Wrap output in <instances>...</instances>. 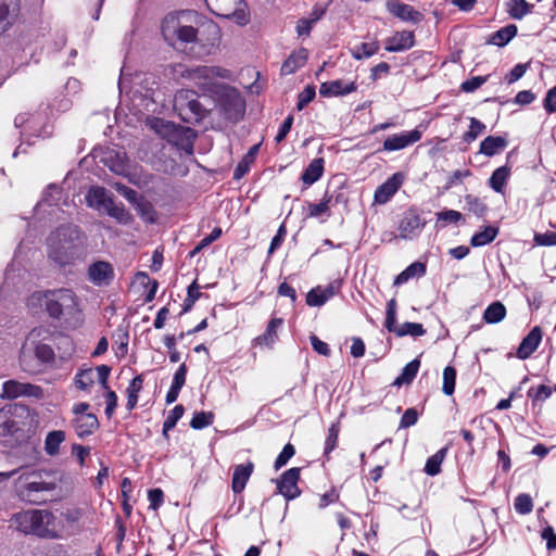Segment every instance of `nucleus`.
<instances>
[{"label": "nucleus", "mask_w": 556, "mask_h": 556, "mask_svg": "<svg viewBox=\"0 0 556 556\" xmlns=\"http://www.w3.org/2000/svg\"><path fill=\"white\" fill-rule=\"evenodd\" d=\"M48 256L60 266L72 265L87 254V237L75 225H62L50 233Z\"/></svg>", "instance_id": "obj_1"}, {"label": "nucleus", "mask_w": 556, "mask_h": 556, "mask_svg": "<svg viewBox=\"0 0 556 556\" xmlns=\"http://www.w3.org/2000/svg\"><path fill=\"white\" fill-rule=\"evenodd\" d=\"M43 300L46 309L50 317L61 319L71 327H78L83 324V312L78 305L77 296L70 289H60L47 291L46 293H37L31 300Z\"/></svg>", "instance_id": "obj_2"}, {"label": "nucleus", "mask_w": 556, "mask_h": 556, "mask_svg": "<svg viewBox=\"0 0 556 556\" xmlns=\"http://www.w3.org/2000/svg\"><path fill=\"white\" fill-rule=\"evenodd\" d=\"M175 74L189 79L204 94L214 96L219 92L224 84H218L216 79H230L231 72L220 66H197L187 68L181 64L174 66Z\"/></svg>", "instance_id": "obj_3"}, {"label": "nucleus", "mask_w": 556, "mask_h": 556, "mask_svg": "<svg viewBox=\"0 0 556 556\" xmlns=\"http://www.w3.org/2000/svg\"><path fill=\"white\" fill-rule=\"evenodd\" d=\"M50 336V332L43 328H35L27 336L20 353V364L24 371L33 372L31 357L33 355L41 363H49L54 357L52 348L43 343Z\"/></svg>", "instance_id": "obj_4"}, {"label": "nucleus", "mask_w": 556, "mask_h": 556, "mask_svg": "<svg viewBox=\"0 0 556 556\" xmlns=\"http://www.w3.org/2000/svg\"><path fill=\"white\" fill-rule=\"evenodd\" d=\"M190 12L170 13L167 14L161 26L162 35L165 41L175 47L177 43L194 42L198 36V30L184 22L189 20Z\"/></svg>", "instance_id": "obj_5"}, {"label": "nucleus", "mask_w": 556, "mask_h": 556, "mask_svg": "<svg viewBox=\"0 0 556 556\" xmlns=\"http://www.w3.org/2000/svg\"><path fill=\"white\" fill-rule=\"evenodd\" d=\"M217 103L223 110L225 117L231 122H238L245 109V102L241 94L232 87L222 86L218 93H215Z\"/></svg>", "instance_id": "obj_6"}, {"label": "nucleus", "mask_w": 556, "mask_h": 556, "mask_svg": "<svg viewBox=\"0 0 556 556\" xmlns=\"http://www.w3.org/2000/svg\"><path fill=\"white\" fill-rule=\"evenodd\" d=\"M208 10L217 16L233 18L239 25L249 22L247 4L243 0H204Z\"/></svg>", "instance_id": "obj_7"}, {"label": "nucleus", "mask_w": 556, "mask_h": 556, "mask_svg": "<svg viewBox=\"0 0 556 556\" xmlns=\"http://www.w3.org/2000/svg\"><path fill=\"white\" fill-rule=\"evenodd\" d=\"M33 534L49 539H67L71 536L68 529L56 526L55 516L48 510L35 509Z\"/></svg>", "instance_id": "obj_8"}, {"label": "nucleus", "mask_w": 556, "mask_h": 556, "mask_svg": "<svg viewBox=\"0 0 556 556\" xmlns=\"http://www.w3.org/2000/svg\"><path fill=\"white\" fill-rule=\"evenodd\" d=\"M0 397L15 400L18 397H34L40 400L43 397V390L40 386L21 382L17 380H8L2 384Z\"/></svg>", "instance_id": "obj_9"}, {"label": "nucleus", "mask_w": 556, "mask_h": 556, "mask_svg": "<svg viewBox=\"0 0 556 556\" xmlns=\"http://www.w3.org/2000/svg\"><path fill=\"white\" fill-rule=\"evenodd\" d=\"M188 91H181L175 96L174 99V108L178 111L181 118L186 122H191L192 119H200L204 116V109L201 103L195 99H190L187 102Z\"/></svg>", "instance_id": "obj_10"}, {"label": "nucleus", "mask_w": 556, "mask_h": 556, "mask_svg": "<svg viewBox=\"0 0 556 556\" xmlns=\"http://www.w3.org/2000/svg\"><path fill=\"white\" fill-rule=\"evenodd\" d=\"M87 275L89 281L94 286L106 287L114 280L115 271L110 262L96 261L89 265Z\"/></svg>", "instance_id": "obj_11"}, {"label": "nucleus", "mask_w": 556, "mask_h": 556, "mask_svg": "<svg viewBox=\"0 0 556 556\" xmlns=\"http://www.w3.org/2000/svg\"><path fill=\"white\" fill-rule=\"evenodd\" d=\"M300 471L298 467L290 468L277 480L278 492L288 501L294 500L301 493L298 486Z\"/></svg>", "instance_id": "obj_12"}, {"label": "nucleus", "mask_w": 556, "mask_h": 556, "mask_svg": "<svg viewBox=\"0 0 556 556\" xmlns=\"http://www.w3.org/2000/svg\"><path fill=\"white\" fill-rule=\"evenodd\" d=\"M426 222L414 211L404 214L399 224V237L404 240H412L419 236Z\"/></svg>", "instance_id": "obj_13"}, {"label": "nucleus", "mask_w": 556, "mask_h": 556, "mask_svg": "<svg viewBox=\"0 0 556 556\" xmlns=\"http://www.w3.org/2000/svg\"><path fill=\"white\" fill-rule=\"evenodd\" d=\"M421 139V131L413 129L409 131H403L389 136L383 141V150L386 151H397L412 146Z\"/></svg>", "instance_id": "obj_14"}, {"label": "nucleus", "mask_w": 556, "mask_h": 556, "mask_svg": "<svg viewBox=\"0 0 556 556\" xmlns=\"http://www.w3.org/2000/svg\"><path fill=\"white\" fill-rule=\"evenodd\" d=\"M404 181L402 173H395L375 191V202L384 204L397 192Z\"/></svg>", "instance_id": "obj_15"}, {"label": "nucleus", "mask_w": 556, "mask_h": 556, "mask_svg": "<svg viewBox=\"0 0 556 556\" xmlns=\"http://www.w3.org/2000/svg\"><path fill=\"white\" fill-rule=\"evenodd\" d=\"M388 11L404 22L418 24L422 21V14L415 10L412 5L405 4L399 0H388Z\"/></svg>", "instance_id": "obj_16"}, {"label": "nucleus", "mask_w": 556, "mask_h": 556, "mask_svg": "<svg viewBox=\"0 0 556 556\" xmlns=\"http://www.w3.org/2000/svg\"><path fill=\"white\" fill-rule=\"evenodd\" d=\"M113 197L103 187H91L86 194L87 205L103 213L109 205H112Z\"/></svg>", "instance_id": "obj_17"}, {"label": "nucleus", "mask_w": 556, "mask_h": 556, "mask_svg": "<svg viewBox=\"0 0 556 556\" xmlns=\"http://www.w3.org/2000/svg\"><path fill=\"white\" fill-rule=\"evenodd\" d=\"M339 291V285L336 282H331L326 287L318 286L313 288L306 294V304L308 306H321L328 300L333 298Z\"/></svg>", "instance_id": "obj_18"}, {"label": "nucleus", "mask_w": 556, "mask_h": 556, "mask_svg": "<svg viewBox=\"0 0 556 556\" xmlns=\"http://www.w3.org/2000/svg\"><path fill=\"white\" fill-rule=\"evenodd\" d=\"M357 86L354 81H343V80H331L323 83L319 87V94L323 97H340L346 96L356 91Z\"/></svg>", "instance_id": "obj_19"}, {"label": "nucleus", "mask_w": 556, "mask_h": 556, "mask_svg": "<svg viewBox=\"0 0 556 556\" xmlns=\"http://www.w3.org/2000/svg\"><path fill=\"white\" fill-rule=\"evenodd\" d=\"M254 471V464L252 462H247L245 464L236 465L233 467L232 480H231V489L233 493L240 494Z\"/></svg>", "instance_id": "obj_20"}, {"label": "nucleus", "mask_w": 556, "mask_h": 556, "mask_svg": "<svg viewBox=\"0 0 556 556\" xmlns=\"http://www.w3.org/2000/svg\"><path fill=\"white\" fill-rule=\"evenodd\" d=\"M20 10V0H0V35L13 24Z\"/></svg>", "instance_id": "obj_21"}, {"label": "nucleus", "mask_w": 556, "mask_h": 556, "mask_svg": "<svg viewBox=\"0 0 556 556\" xmlns=\"http://www.w3.org/2000/svg\"><path fill=\"white\" fill-rule=\"evenodd\" d=\"M542 340V331L540 327H534L521 341L517 350L519 359H527L538 349Z\"/></svg>", "instance_id": "obj_22"}, {"label": "nucleus", "mask_w": 556, "mask_h": 556, "mask_svg": "<svg viewBox=\"0 0 556 556\" xmlns=\"http://www.w3.org/2000/svg\"><path fill=\"white\" fill-rule=\"evenodd\" d=\"M55 488L54 483L46 482V481H31L25 484L20 490V495L24 500H27L33 503H38L41 498L38 496L41 492L53 491Z\"/></svg>", "instance_id": "obj_23"}, {"label": "nucleus", "mask_w": 556, "mask_h": 556, "mask_svg": "<svg viewBox=\"0 0 556 556\" xmlns=\"http://www.w3.org/2000/svg\"><path fill=\"white\" fill-rule=\"evenodd\" d=\"M413 31L395 33L392 37L387 39L386 50L389 52H399L410 49L414 46Z\"/></svg>", "instance_id": "obj_24"}, {"label": "nucleus", "mask_w": 556, "mask_h": 556, "mask_svg": "<svg viewBox=\"0 0 556 556\" xmlns=\"http://www.w3.org/2000/svg\"><path fill=\"white\" fill-rule=\"evenodd\" d=\"M508 142L505 137L502 136H488L480 143L479 153L492 157L503 152Z\"/></svg>", "instance_id": "obj_25"}, {"label": "nucleus", "mask_w": 556, "mask_h": 556, "mask_svg": "<svg viewBox=\"0 0 556 556\" xmlns=\"http://www.w3.org/2000/svg\"><path fill=\"white\" fill-rule=\"evenodd\" d=\"M339 194L334 197L328 191L319 203H308V216L309 217H321L331 215L330 207L338 203Z\"/></svg>", "instance_id": "obj_26"}, {"label": "nucleus", "mask_w": 556, "mask_h": 556, "mask_svg": "<svg viewBox=\"0 0 556 556\" xmlns=\"http://www.w3.org/2000/svg\"><path fill=\"white\" fill-rule=\"evenodd\" d=\"M147 126L154 130L157 135L172 141L177 132V126L169 121L159 117H148L146 121Z\"/></svg>", "instance_id": "obj_27"}, {"label": "nucleus", "mask_w": 556, "mask_h": 556, "mask_svg": "<svg viewBox=\"0 0 556 556\" xmlns=\"http://www.w3.org/2000/svg\"><path fill=\"white\" fill-rule=\"evenodd\" d=\"M308 58V51L301 48L293 53L283 62L281 66V73L283 75H290L296 72L299 68L304 66Z\"/></svg>", "instance_id": "obj_28"}, {"label": "nucleus", "mask_w": 556, "mask_h": 556, "mask_svg": "<svg viewBox=\"0 0 556 556\" xmlns=\"http://www.w3.org/2000/svg\"><path fill=\"white\" fill-rule=\"evenodd\" d=\"M98 427V419L93 414H80L74 419V429L78 437L91 434Z\"/></svg>", "instance_id": "obj_29"}, {"label": "nucleus", "mask_w": 556, "mask_h": 556, "mask_svg": "<svg viewBox=\"0 0 556 556\" xmlns=\"http://www.w3.org/2000/svg\"><path fill=\"white\" fill-rule=\"evenodd\" d=\"M17 430L11 406L0 408V440L12 435Z\"/></svg>", "instance_id": "obj_30"}, {"label": "nucleus", "mask_w": 556, "mask_h": 556, "mask_svg": "<svg viewBox=\"0 0 556 556\" xmlns=\"http://www.w3.org/2000/svg\"><path fill=\"white\" fill-rule=\"evenodd\" d=\"M324 164H325L324 159L319 157V159L313 160L307 165V167L304 169V172L301 176V180L303 181V184L305 186H307V187L312 186L323 176Z\"/></svg>", "instance_id": "obj_31"}, {"label": "nucleus", "mask_w": 556, "mask_h": 556, "mask_svg": "<svg viewBox=\"0 0 556 556\" xmlns=\"http://www.w3.org/2000/svg\"><path fill=\"white\" fill-rule=\"evenodd\" d=\"M81 518V510L79 508H68L62 511L60 520H56V526L64 527L71 532V536L76 534L78 531L77 523Z\"/></svg>", "instance_id": "obj_32"}, {"label": "nucleus", "mask_w": 556, "mask_h": 556, "mask_svg": "<svg viewBox=\"0 0 556 556\" xmlns=\"http://www.w3.org/2000/svg\"><path fill=\"white\" fill-rule=\"evenodd\" d=\"M114 218L118 224L129 225L132 222L131 214L125 208L123 203H116L112 200V205H109L103 212Z\"/></svg>", "instance_id": "obj_33"}, {"label": "nucleus", "mask_w": 556, "mask_h": 556, "mask_svg": "<svg viewBox=\"0 0 556 556\" xmlns=\"http://www.w3.org/2000/svg\"><path fill=\"white\" fill-rule=\"evenodd\" d=\"M34 519H35V510H27L15 514L13 517V522L16 526L17 530L25 534H33L34 531Z\"/></svg>", "instance_id": "obj_34"}, {"label": "nucleus", "mask_w": 556, "mask_h": 556, "mask_svg": "<svg viewBox=\"0 0 556 556\" xmlns=\"http://www.w3.org/2000/svg\"><path fill=\"white\" fill-rule=\"evenodd\" d=\"M506 316V307L500 302L495 301L491 303L483 313V320L486 324H497L502 321Z\"/></svg>", "instance_id": "obj_35"}, {"label": "nucleus", "mask_w": 556, "mask_h": 556, "mask_svg": "<svg viewBox=\"0 0 556 556\" xmlns=\"http://www.w3.org/2000/svg\"><path fill=\"white\" fill-rule=\"evenodd\" d=\"M510 172L511 169L507 165L496 168L489 179L490 187L495 192H503L504 186L510 176Z\"/></svg>", "instance_id": "obj_36"}, {"label": "nucleus", "mask_w": 556, "mask_h": 556, "mask_svg": "<svg viewBox=\"0 0 556 556\" xmlns=\"http://www.w3.org/2000/svg\"><path fill=\"white\" fill-rule=\"evenodd\" d=\"M517 34V26L514 24H509L505 27H502L497 31L493 33L490 38V43L504 47L507 45Z\"/></svg>", "instance_id": "obj_37"}, {"label": "nucleus", "mask_w": 556, "mask_h": 556, "mask_svg": "<svg viewBox=\"0 0 556 556\" xmlns=\"http://www.w3.org/2000/svg\"><path fill=\"white\" fill-rule=\"evenodd\" d=\"M143 386V377L142 375L136 376L129 383L126 392H127V404L126 407L128 410H132L138 403V395L142 390Z\"/></svg>", "instance_id": "obj_38"}, {"label": "nucleus", "mask_w": 556, "mask_h": 556, "mask_svg": "<svg viewBox=\"0 0 556 556\" xmlns=\"http://www.w3.org/2000/svg\"><path fill=\"white\" fill-rule=\"evenodd\" d=\"M65 440V432L62 430L50 431L45 441V451L48 455L59 454L60 444Z\"/></svg>", "instance_id": "obj_39"}, {"label": "nucleus", "mask_w": 556, "mask_h": 556, "mask_svg": "<svg viewBox=\"0 0 556 556\" xmlns=\"http://www.w3.org/2000/svg\"><path fill=\"white\" fill-rule=\"evenodd\" d=\"M420 362L416 358L406 364L401 375L394 380L393 384L401 387L402 384H409L416 377Z\"/></svg>", "instance_id": "obj_40"}, {"label": "nucleus", "mask_w": 556, "mask_h": 556, "mask_svg": "<svg viewBox=\"0 0 556 556\" xmlns=\"http://www.w3.org/2000/svg\"><path fill=\"white\" fill-rule=\"evenodd\" d=\"M498 233V229L493 226H486L481 231L475 233L470 240L472 247H482L492 242Z\"/></svg>", "instance_id": "obj_41"}, {"label": "nucleus", "mask_w": 556, "mask_h": 556, "mask_svg": "<svg viewBox=\"0 0 556 556\" xmlns=\"http://www.w3.org/2000/svg\"><path fill=\"white\" fill-rule=\"evenodd\" d=\"M447 447L439 450L427 459L425 472L429 476H437L441 471V465L446 456Z\"/></svg>", "instance_id": "obj_42"}, {"label": "nucleus", "mask_w": 556, "mask_h": 556, "mask_svg": "<svg viewBox=\"0 0 556 556\" xmlns=\"http://www.w3.org/2000/svg\"><path fill=\"white\" fill-rule=\"evenodd\" d=\"M258 151V144H254L250 148L249 152L243 156V159L237 165L233 172V178L240 179L242 178L249 170L250 165L254 162L255 155Z\"/></svg>", "instance_id": "obj_43"}, {"label": "nucleus", "mask_w": 556, "mask_h": 556, "mask_svg": "<svg viewBox=\"0 0 556 556\" xmlns=\"http://www.w3.org/2000/svg\"><path fill=\"white\" fill-rule=\"evenodd\" d=\"M507 7L508 14L515 20H521L530 13L533 8V5L528 3L526 0H510Z\"/></svg>", "instance_id": "obj_44"}, {"label": "nucleus", "mask_w": 556, "mask_h": 556, "mask_svg": "<svg viewBox=\"0 0 556 556\" xmlns=\"http://www.w3.org/2000/svg\"><path fill=\"white\" fill-rule=\"evenodd\" d=\"M379 50V45L375 41L372 42H362L359 45L351 48V54L356 60H362L364 58H370L376 54Z\"/></svg>", "instance_id": "obj_45"}, {"label": "nucleus", "mask_w": 556, "mask_h": 556, "mask_svg": "<svg viewBox=\"0 0 556 556\" xmlns=\"http://www.w3.org/2000/svg\"><path fill=\"white\" fill-rule=\"evenodd\" d=\"M283 320L281 318H273L264 332L263 336L258 337L256 340L260 344L271 345L276 339L277 329L282 325Z\"/></svg>", "instance_id": "obj_46"}, {"label": "nucleus", "mask_w": 556, "mask_h": 556, "mask_svg": "<svg viewBox=\"0 0 556 556\" xmlns=\"http://www.w3.org/2000/svg\"><path fill=\"white\" fill-rule=\"evenodd\" d=\"M185 408L181 404L176 405L167 415L163 424V435L168 438V431L174 429L178 420L184 416Z\"/></svg>", "instance_id": "obj_47"}, {"label": "nucleus", "mask_w": 556, "mask_h": 556, "mask_svg": "<svg viewBox=\"0 0 556 556\" xmlns=\"http://www.w3.org/2000/svg\"><path fill=\"white\" fill-rule=\"evenodd\" d=\"M466 208L478 217H483L488 211L484 202L472 194L465 197Z\"/></svg>", "instance_id": "obj_48"}, {"label": "nucleus", "mask_w": 556, "mask_h": 556, "mask_svg": "<svg viewBox=\"0 0 556 556\" xmlns=\"http://www.w3.org/2000/svg\"><path fill=\"white\" fill-rule=\"evenodd\" d=\"M214 415L211 412H197L194 413L190 427L197 430L206 428L213 424Z\"/></svg>", "instance_id": "obj_49"}, {"label": "nucleus", "mask_w": 556, "mask_h": 556, "mask_svg": "<svg viewBox=\"0 0 556 556\" xmlns=\"http://www.w3.org/2000/svg\"><path fill=\"white\" fill-rule=\"evenodd\" d=\"M426 333V330L421 324L418 323H404L399 326L397 337H420Z\"/></svg>", "instance_id": "obj_50"}, {"label": "nucleus", "mask_w": 556, "mask_h": 556, "mask_svg": "<svg viewBox=\"0 0 556 556\" xmlns=\"http://www.w3.org/2000/svg\"><path fill=\"white\" fill-rule=\"evenodd\" d=\"M485 130V125L475 117H470V126L469 130L464 134L463 139L467 143H471L475 141L483 131Z\"/></svg>", "instance_id": "obj_51"}, {"label": "nucleus", "mask_w": 556, "mask_h": 556, "mask_svg": "<svg viewBox=\"0 0 556 556\" xmlns=\"http://www.w3.org/2000/svg\"><path fill=\"white\" fill-rule=\"evenodd\" d=\"M386 328L390 332L397 333L399 325L396 324V301L391 299L387 304V317H386Z\"/></svg>", "instance_id": "obj_52"}, {"label": "nucleus", "mask_w": 556, "mask_h": 556, "mask_svg": "<svg viewBox=\"0 0 556 556\" xmlns=\"http://www.w3.org/2000/svg\"><path fill=\"white\" fill-rule=\"evenodd\" d=\"M456 370L452 366H447L443 370L442 390L446 395H452L455 391Z\"/></svg>", "instance_id": "obj_53"}, {"label": "nucleus", "mask_w": 556, "mask_h": 556, "mask_svg": "<svg viewBox=\"0 0 556 556\" xmlns=\"http://www.w3.org/2000/svg\"><path fill=\"white\" fill-rule=\"evenodd\" d=\"M94 383V371L92 369L80 370L75 376V384L80 390H87Z\"/></svg>", "instance_id": "obj_54"}, {"label": "nucleus", "mask_w": 556, "mask_h": 556, "mask_svg": "<svg viewBox=\"0 0 556 556\" xmlns=\"http://www.w3.org/2000/svg\"><path fill=\"white\" fill-rule=\"evenodd\" d=\"M514 507H515L516 511L521 515L530 514L533 508V503H532L531 496L526 493L519 494L515 498Z\"/></svg>", "instance_id": "obj_55"}, {"label": "nucleus", "mask_w": 556, "mask_h": 556, "mask_svg": "<svg viewBox=\"0 0 556 556\" xmlns=\"http://www.w3.org/2000/svg\"><path fill=\"white\" fill-rule=\"evenodd\" d=\"M135 206H136V210H137L138 214L146 222H149V223H154L155 222V212H154L152 205L149 202L143 201L141 199L137 204H135Z\"/></svg>", "instance_id": "obj_56"}, {"label": "nucleus", "mask_w": 556, "mask_h": 556, "mask_svg": "<svg viewBox=\"0 0 556 556\" xmlns=\"http://www.w3.org/2000/svg\"><path fill=\"white\" fill-rule=\"evenodd\" d=\"M316 96L315 87L312 85L306 86L298 97L296 109L303 110Z\"/></svg>", "instance_id": "obj_57"}, {"label": "nucleus", "mask_w": 556, "mask_h": 556, "mask_svg": "<svg viewBox=\"0 0 556 556\" xmlns=\"http://www.w3.org/2000/svg\"><path fill=\"white\" fill-rule=\"evenodd\" d=\"M339 431H340V428H339L338 424H332L329 427L328 435H327V439L325 442V454H329L337 446Z\"/></svg>", "instance_id": "obj_58"}, {"label": "nucleus", "mask_w": 556, "mask_h": 556, "mask_svg": "<svg viewBox=\"0 0 556 556\" xmlns=\"http://www.w3.org/2000/svg\"><path fill=\"white\" fill-rule=\"evenodd\" d=\"M294 446L290 443L286 444L275 460V469L278 470L279 468L285 466L288 463V460L294 455Z\"/></svg>", "instance_id": "obj_59"}, {"label": "nucleus", "mask_w": 556, "mask_h": 556, "mask_svg": "<svg viewBox=\"0 0 556 556\" xmlns=\"http://www.w3.org/2000/svg\"><path fill=\"white\" fill-rule=\"evenodd\" d=\"M114 187L121 195H123L128 202H130L134 205L137 204L141 200V198L138 197V193L136 190H134L125 185L115 184Z\"/></svg>", "instance_id": "obj_60"}, {"label": "nucleus", "mask_w": 556, "mask_h": 556, "mask_svg": "<svg viewBox=\"0 0 556 556\" xmlns=\"http://www.w3.org/2000/svg\"><path fill=\"white\" fill-rule=\"evenodd\" d=\"M552 394V389L544 384L539 386L538 388H531L528 392L529 397L533 401L543 402L548 399Z\"/></svg>", "instance_id": "obj_61"}, {"label": "nucleus", "mask_w": 556, "mask_h": 556, "mask_svg": "<svg viewBox=\"0 0 556 556\" xmlns=\"http://www.w3.org/2000/svg\"><path fill=\"white\" fill-rule=\"evenodd\" d=\"M462 214L454 210H446L437 213V220L450 224H456L462 219Z\"/></svg>", "instance_id": "obj_62"}, {"label": "nucleus", "mask_w": 556, "mask_h": 556, "mask_svg": "<svg viewBox=\"0 0 556 556\" xmlns=\"http://www.w3.org/2000/svg\"><path fill=\"white\" fill-rule=\"evenodd\" d=\"M534 242L538 245H545V247L556 245V232L546 231L544 233H535Z\"/></svg>", "instance_id": "obj_63"}, {"label": "nucleus", "mask_w": 556, "mask_h": 556, "mask_svg": "<svg viewBox=\"0 0 556 556\" xmlns=\"http://www.w3.org/2000/svg\"><path fill=\"white\" fill-rule=\"evenodd\" d=\"M544 109L548 113H556V87L547 91L544 99Z\"/></svg>", "instance_id": "obj_64"}]
</instances>
